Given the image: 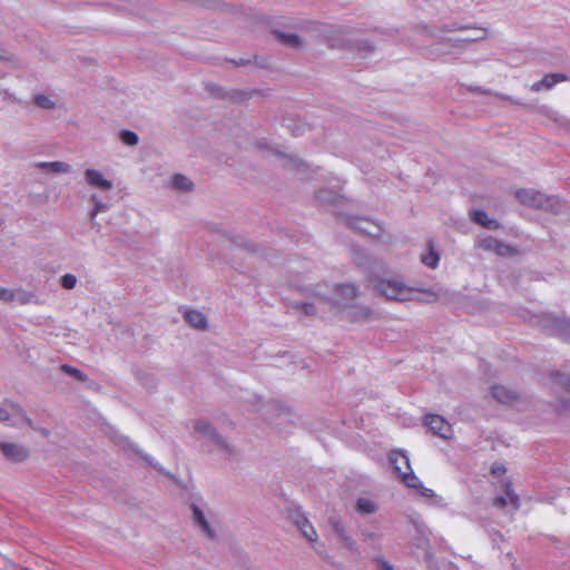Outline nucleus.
<instances>
[{"label": "nucleus", "instance_id": "nucleus-20", "mask_svg": "<svg viewBox=\"0 0 570 570\" xmlns=\"http://www.w3.org/2000/svg\"><path fill=\"white\" fill-rule=\"evenodd\" d=\"M568 80V76L564 73H549L546 75L541 80L531 85L530 89L532 91H541L549 90L553 88V86L558 82H563Z\"/></svg>", "mask_w": 570, "mask_h": 570}, {"label": "nucleus", "instance_id": "nucleus-2", "mask_svg": "<svg viewBox=\"0 0 570 570\" xmlns=\"http://www.w3.org/2000/svg\"><path fill=\"white\" fill-rule=\"evenodd\" d=\"M82 181L83 197L91 206L89 217L95 219L97 215L109 210L110 194L115 189V185L101 170L92 167H88L82 171Z\"/></svg>", "mask_w": 570, "mask_h": 570}, {"label": "nucleus", "instance_id": "nucleus-5", "mask_svg": "<svg viewBox=\"0 0 570 570\" xmlns=\"http://www.w3.org/2000/svg\"><path fill=\"white\" fill-rule=\"evenodd\" d=\"M514 197L524 206L537 209H544L551 213H559L562 202L557 196L547 195L533 188H520L514 190Z\"/></svg>", "mask_w": 570, "mask_h": 570}, {"label": "nucleus", "instance_id": "nucleus-1", "mask_svg": "<svg viewBox=\"0 0 570 570\" xmlns=\"http://www.w3.org/2000/svg\"><path fill=\"white\" fill-rule=\"evenodd\" d=\"M305 293L307 301L297 302L294 307L306 315L324 317L334 312L343 314L357 297L358 288L352 283H318L305 288Z\"/></svg>", "mask_w": 570, "mask_h": 570}, {"label": "nucleus", "instance_id": "nucleus-3", "mask_svg": "<svg viewBox=\"0 0 570 570\" xmlns=\"http://www.w3.org/2000/svg\"><path fill=\"white\" fill-rule=\"evenodd\" d=\"M368 283L377 294L385 296L387 299L397 302H406L416 298L419 293V289L409 286L400 277H372L368 279Z\"/></svg>", "mask_w": 570, "mask_h": 570}, {"label": "nucleus", "instance_id": "nucleus-28", "mask_svg": "<svg viewBox=\"0 0 570 570\" xmlns=\"http://www.w3.org/2000/svg\"><path fill=\"white\" fill-rule=\"evenodd\" d=\"M355 509L360 514H373L377 511L376 502L371 498H358L355 503Z\"/></svg>", "mask_w": 570, "mask_h": 570}, {"label": "nucleus", "instance_id": "nucleus-35", "mask_svg": "<svg viewBox=\"0 0 570 570\" xmlns=\"http://www.w3.org/2000/svg\"><path fill=\"white\" fill-rule=\"evenodd\" d=\"M61 370H62L65 373H67V374H69V375H71V376H73V377H75V379H77L78 381L85 382V381L87 380V376H86V374H85L83 372H81L80 370H78V368H76V367H73V366H71V365L63 364V365L61 366Z\"/></svg>", "mask_w": 570, "mask_h": 570}, {"label": "nucleus", "instance_id": "nucleus-18", "mask_svg": "<svg viewBox=\"0 0 570 570\" xmlns=\"http://www.w3.org/2000/svg\"><path fill=\"white\" fill-rule=\"evenodd\" d=\"M373 311L365 305L351 304L342 314L343 318L351 322L367 321L372 317Z\"/></svg>", "mask_w": 570, "mask_h": 570}, {"label": "nucleus", "instance_id": "nucleus-25", "mask_svg": "<svg viewBox=\"0 0 570 570\" xmlns=\"http://www.w3.org/2000/svg\"><path fill=\"white\" fill-rule=\"evenodd\" d=\"M295 524L307 541L316 542L318 538L317 532L313 524L304 515H298L295 520Z\"/></svg>", "mask_w": 570, "mask_h": 570}, {"label": "nucleus", "instance_id": "nucleus-26", "mask_svg": "<svg viewBox=\"0 0 570 570\" xmlns=\"http://www.w3.org/2000/svg\"><path fill=\"white\" fill-rule=\"evenodd\" d=\"M184 318L190 326L197 330H205L207 327V318L200 311L188 309L184 313Z\"/></svg>", "mask_w": 570, "mask_h": 570}, {"label": "nucleus", "instance_id": "nucleus-8", "mask_svg": "<svg viewBox=\"0 0 570 570\" xmlns=\"http://www.w3.org/2000/svg\"><path fill=\"white\" fill-rule=\"evenodd\" d=\"M0 421L11 426H22L23 424L32 426V421L28 417L24 410L19 404L9 400L0 403Z\"/></svg>", "mask_w": 570, "mask_h": 570}, {"label": "nucleus", "instance_id": "nucleus-9", "mask_svg": "<svg viewBox=\"0 0 570 570\" xmlns=\"http://www.w3.org/2000/svg\"><path fill=\"white\" fill-rule=\"evenodd\" d=\"M191 519L194 525L205 535L213 540L217 537L213 513L203 507L191 504Z\"/></svg>", "mask_w": 570, "mask_h": 570}, {"label": "nucleus", "instance_id": "nucleus-43", "mask_svg": "<svg viewBox=\"0 0 570 570\" xmlns=\"http://www.w3.org/2000/svg\"><path fill=\"white\" fill-rule=\"evenodd\" d=\"M322 200H328L324 195L320 196Z\"/></svg>", "mask_w": 570, "mask_h": 570}, {"label": "nucleus", "instance_id": "nucleus-38", "mask_svg": "<svg viewBox=\"0 0 570 570\" xmlns=\"http://www.w3.org/2000/svg\"><path fill=\"white\" fill-rule=\"evenodd\" d=\"M487 37V30L484 29H476L475 30V33H472L471 37H466L464 39H462L461 41L465 42V41H478V40H482Z\"/></svg>", "mask_w": 570, "mask_h": 570}, {"label": "nucleus", "instance_id": "nucleus-36", "mask_svg": "<svg viewBox=\"0 0 570 570\" xmlns=\"http://www.w3.org/2000/svg\"><path fill=\"white\" fill-rule=\"evenodd\" d=\"M361 539L364 542L375 543L381 539V535L377 532L372 531L370 529H363L361 531Z\"/></svg>", "mask_w": 570, "mask_h": 570}, {"label": "nucleus", "instance_id": "nucleus-42", "mask_svg": "<svg viewBox=\"0 0 570 570\" xmlns=\"http://www.w3.org/2000/svg\"><path fill=\"white\" fill-rule=\"evenodd\" d=\"M364 49H366V50H370V49H371V47L368 46V43H367V42H365V43H364Z\"/></svg>", "mask_w": 570, "mask_h": 570}, {"label": "nucleus", "instance_id": "nucleus-11", "mask_svg": "<svg viewBox=\"0 0 570 570\" xmlns=\"http://www.w3.org/2000/svg\"><path fill=\"white\" fill-rule=\"evenodd\" d=\"M261 412L266 421L276 425H281L285 421H291L294 416L292 409L278 401L265 403L261 407Z\"/></svg>", "mask_w": 570, "mask_h": 570}, {"label": "nucleus", "instance_id": "nucleus-10", "mask_svg": "<svg viewBox=\"0 0 570 570\" xmlns=\"http://www.w3.org/2000/svg\"><path fill=\"white\" fill-rule=\"evenodd\" d=\"M331 524L341 548L352 556L360 557V546L348 532L344 522L341 519H331Z\"/></svg>", "mask_w": 570, "mask_h": 570}, {"label": "nucleus", "instance_id": "nucleus-40", "mask_svg": "<svg viewBox=\"0 0 570 570\" xmlns=\"http://www.w3.org/2000/svg\"><path fill=\"white\" fill-rule=\"evenodd\" d=\"M377 564L380 570H394L392 564L384 559H379Z\"/></svg>", "mask_w": 570, "mask_h": 570}, {"label": "nucleus", "instance_id": "nucleus-21", "mask_svg": "<svg viewBox=\"0 0 570 570\" xmlns=\"http://www.w3.org/2000/svg\"><path fill=\"white\" fill-rule=\"evenodd\" d=\"M491 395L494 400L502 404H513L518 401L519 395L517 392L503 386L493 385L491 387Z\"/></svg>", "mask_w": 570, "mask_h": 570}, {"label": "nucleus", "instance_id": "nucleus-37", "mask_svg": "<svg viewBox=\"0 0 570 570\" xmlns=\"http://www.w3.org/2000/svg\"><path fill=\"white\" fill-rule=\"evenodd\" d=\"M14 291L16 289L0 286V301L4 303H12L14 301Z\"/></svg>", "mask_w": 570, "mask_h": 570}, {"label": "nucleus", "instance_id": "nucleus-41", "mask_svg": "<svg viewBox=\"0 0 570 570\" xmlns=\"http://www.w3.org/2000/svg\"><path fill=\"white\" fill-rule=\"evenodd\" d=\"M505 472V468L502 464H494L492 466V473L495 475H501Z\"/></svg>", "mask_w": 570, "mask_h": 570}, {"label": "nucleus", "instance_id": "nucleus-15", "mask_svg": "<svg viewBox=\"0 0 570 570\" xmlns=\"http://www.w3.org/2000/svg\"><path fill=\"white\" fill-rule=\"evenodd\" d=\"M347 225L352 229L370 236H379L381 233V226L365 217H351L347 219Z\"/></svg>", "mask_w": 570, "mask_h": 570}, {"label": "nucleus", "instance_id": "nucleus-32", "mask_svg": "<svg viewBox=\"0 0 570 570\" xmlns=\"http://www.w3.org/2000/svg\"><path fill=\"white\" fill-rule=\"evenodd\" d=\"M119 139L120 141L126 146H137L139 142V137L136 132L131 130H120L119 132Z\"/></svg>", "mask_w": 570, "mask_h": 570}, {"label": "nucleus", "instance_id": "nucleus-39", "mask_svg": "<svg viewBox=\"0 0 570 570\" xmlns=\"http://www.w3.org/2000/svg\"><path fill=\"white\" fill-rule=\"evenodd\" d=\"M416 547L421 548V549H424V550H428V548H429V538L425 534H422L417 539Z\"/></svg>", "mask_w": 570, "mask_h": 570}, {"label": "nucleus", "instance_id": "nucleus-17", "mask_svg": "<svg viewBox=\"0 0 570 570\" xmlns=\"http://www.w3.org/2000/svg\"><path fill=\"white\" fill-rule=\"evenodd\" d=\"M274 35L278 42L287 48L299 50L306 46V39L297 33L276 30Z\"/></svg>", "mask_w": 570, "mask_h": 570}, {"label": "nucleus", "instance_id": "nucleus-16", "mask_svg": "<svg viewBox=\"0 0 570 570\" xmlns=\"http://www.w3.org/2000/svg\"><path fill=\"white\" fill-rule=\"evenodd\" d=\"M425 424L430 430L442 439H450L452 436V428L442 416L430 414L425 416Z\"/></svg>", "mask_w": 570, "mask_h": 570}, {"label": "nucleus", "instance_id": "nucleus-24", "mask_svg": "<svg viewBox=\"0 0 570 570\" xmlns=\"http://www.w3.org/2000/svg\"><path fill=\"white\" fill-rule=\"evenodd\" d=\"M421 262L430 268L438 267L440 262V254L431 242L426 243V246L421 254Z\"/></svg>", "mask_w": 570, "mask_h": 570}, {"label": "nucleus", "instance_id": "nucleus-13", "mask_svg": "<svg viewBox=\"0 0 570 570\" xmlns=\"http://www.w3.org/2000/svg\"><path fill=\"white\" fill-rule=\"evenodd\" d=\"M479 246L487 252L497 254L498 256H510L517 253V250L508 244L502 243L491 236L480 238Z\"/></svg>", "mask_w": 570, "mask_h": 570}, {"label": "nucleus", "instance_id": "nucleus-23", "mask_svg": "<svg viewBox=\"0 0 570 570\" xmlns=\"http://www.w3.org/2000/svg\"><path fill=\"white\" fill-rule=\"evenodd\" d=\"M170 187L178 193H190L194 190V183L183 174H175L170 178Z\"/></svg>", "mask_w": 570, "mask_h": 570}, {"label": "nucleus", "instance_id": "nucleus-19", "mask_svg": "<svg viewBox=\"0 0 570 570\" xmlns=\"http://www.w3.org/2000/svg\"><path fill=\"white\" fill-rule=\"evenodd\" d=\"M502 489L504 494L499 495L494 499V505L503 508V507H511L512 509L517 510L520 505L519 497L513 492L511 489L510 483L504 482L502 483Z\"/></svg>", "mask_w": 570, "mask_h": 570}, {"label": "nucleus", "instance_id": "nucleus-12", "mask_svg": "<svg viewBox=\"0 0 570 570\" xmlns=\"http://www.w3.org/2000/svg\"><path fill=\"white\" fill-rule=\"evenodd\" d=\"M553 387L561 392L556 404V410L562 414H570V380L566 375L558 374L553 379Z\"/></svg>", "mask_w": 570, "mask_h": 570}, {"label": "nucleus", "instance_id": "nucleus-33", "mask_svg": "<svg viewBox=\"0 0 570 570\" xmlns=\"http://www.w3.org/2000/svg\"><path fill=\"white\" fill-rule=\"evenodd\" d=\"M441 296H442L441 288H438V289L429 288L426 291H422V296L419 299L422 302H425V303H432V302L440 299Z\"/></svg>", "mask_w": 570, "mask_h": 570}, {"label": "nucleus", "instance_id": "nucleus-4", "mask_svg": "<svg viewBox=\"0 0 570 570\" xmlns=\"http://www.w3.org/2000/svg\"><path fill=\"white\" fill-rule=\"evenodd\" d=\"M389 459L394 470L399 473L403 483H405L409 488L414 489L423 498L432 499L435 497L434 491L425 488L419 478L412 472L409 458L405 453L393 451L391 452Z\"/></svg>", "mask_w": 570, "mask_h": 570}, {"label": "nucleus", "instance_id": "nucleus-7", "mask_svg": "<svg viewBox=\"0 0 570 570\" xmlns=\"http://www.w3.org/2000/svg\"><path fill=\"white\" fill-rule=\"evenodd\" d=\"M297 29L311 36L324 37L332 47L340 46L335 41L334 36L346 35V29L340 26H325L317 21H302L297 24Z\"/></svg>", "mask_w": 570, "mask_h": 570}, {"label": "nucleus", "instance_id": "nucleus-30", "mask_svg": "<svg viewBox=\"0 0 570 570\" xmlns=\"http://www.w3.org/2000/svg\"><path fill=\"white\" fill-rule=\"evenodd\" d=\"M472 219L489 229H497L499 227V224L494 219L489 218L488 214L483 210H474L472 213Z\"/></svg>", "mask_w": 570, "mask_h": 570}, {"label": "nucleus", "instance_id": "nucleus-27", "mask_svg": "<svg viewBox=\"0 0 570 570\" xmlns=\"http://www.w3.org/2000/svg\"><path fill=\"white\" fill-rule=\"evenodd\" d=\"M13 302L18 303L19 305H41L43 303L42 299H40V297L36 293L26 291L23 288H17L14 291Z\"/></svg>", "mask_w": 570, "mask_h": 570}, {"label": "nucleus", "instance_id": "nucleus-6", "mask_svg": "<svg viewBox=\"0 0 570 570\" xmlns=\"http://www.w3.org/2000/svg\"><path fill=\"white\" fill-rule=\"evenodd\" d=\"M191 428L195 434L202 439H205L215 449L227 453L233 452V446L209 421L205 419H196L191 422Z\"/></svg>", "mask_w": 570, "mask_h": 570}, {"label": "nucleus", "instance_id": "nucleus-29", "mask_svg": "<svg viewBox=\"0 0 570 570\" xmlns=\"http://www.w3.org/2000/svg\"><path fill=\"white\" fill-rule=\"evenodd\" d=\"M550 330L554 334L568 336L570 334V320L553 317L550 320Z\"/></svg>", "mask_w": 570, "mask_h": 570}, {"label": "nucleus", "instance_id": "nucleus-22", "mask_svg": "<svg viewBox=\"0 0 570 570\" xmlns=\"http://www.w3.org/2000/svg\"><path fill=\"white\" fill-rule=\"evenodd\" d=\"M37 168L41 169L45 173L51 174H70L72 171L71 165L66 161L57 160V161H41L38 163Z\"/></svg>", "mask_w": 570, "mask_h": 570}, {"label": "nucleus", "instance_id": "nucleus-34", "mask_svg": "<svg viewBox=\"0 0 570 570\" xmlns=\"http://www.w3.org/2000/svg\"><path fill=\"white\" fill-rule=\"evenodd\" d=\"M59 283L65 289L70 291L77 286L78 278L76 275L67 273L60 277Z\"/></svg>", "mask_w": 570, "mask_h": 570}, {"label": "nucleus", "instance_id": "nucleus-31", "mask_svg": "<svg viewBox=\"0 0 570 570\" xmlns=\"http://www.w3.org/2000/svg\"><path fill=\"white\" fill-rule=\"evenodd\" d=\"M33 101L38 107L46 110H52L57 107L56 100L52 97L43 94L36 95Z\"/></svg>", "mask_w": 570, "mask_h": 570}, {"label": "nucleus", "instance_id": "nucleus-14", "mask_svg": "<svg viewBox=\"0 0 570 570\" xmlns=\"http://www.w3.org/2000/svg\"><path fill=\"white\" fill-rule=\"evenodd\" d=\"M0 449L6 459L11 462H23L29 456L28 448L19 443L0 442Z\"/></svg>", "mask_w": 570, "mask_h": 570}]
</instances>
